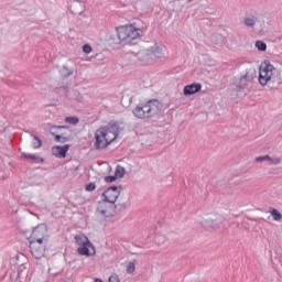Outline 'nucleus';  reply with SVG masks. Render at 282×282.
Here are the masks:
<instances>
[{
	"mask_svg": "<svg viewBox=\"0 0 282 282\" xmlns=\"http://www.w3.org/2000/svg\"><path fill=\"white\" fill-rule=\"evenodd\" d=\"M118 135H120V126H118V122H110L106 127L97 129L95 132V149L97 151L107 149L111 142H116Z\"/></svg>",
	"mask_w": 282,
	"mask_h": 282,
	"instance_id": "f257e3e1",
	"label": "nucleus"
},
{
	"mask_svg": "<svg viewBox=\"0 0 282 282\" xmlns=\"http://www.w3.org/2000/svg\"><path fill=\"white\" fill-rule=\"evenodd\" d=\"M160 111H162V104H160L158 99H152L147 104L137 106L132 110V113L134 118H138L139 120H147L149 118H155Z\"/></svg>",
	"mask_w": 282,
	"mask_h": 282,
	"instance_id": "f03ea898",
	"label": "nucleus"
},
{
	"mask_svg": "<svg viewBox=\"0 0 282 282\" xmlns=\"http://www.w3.org/2000/svg\"><path fill=\"white\" fill-rule=\"evenodd\" d=\"M116 45H129L131 41H135L142 36V30L133 26V24L117 28Z\"/></svg>",
	"mask_w": 282,
	"mask_h": 282,
	"instance_id": "7ed1b4c3",
	"label": "nucleus"
},
{
	"mask_svg": "<svg viewBox=\"0 0 282 282\" xmlns=\"http://www.w3.org/2000/svg\"><path fill=\"white\" fill-rule=\"evenodd\" d=\"M259 83L262 87L265 85H281V78L276 75V68L270 63H264L260 66Z\"/></svg>",
	"mask_w": 282,
	"mask_h": 282,
	"instance_id": "20e7f679",
	"label": "nucleus"
},
{
	"mask_svg": "<svg viewBox=\"0 0 282 282\" xmlns=\"http://www.w3.org/2000/svg\"><path fill=\"white\" fill-rule=\"evenodd\" d=\"M121 191H122V187L110 186L102 193V197L106 202L116 206V202H118Z\"/></svg>",
	"mask_w": 282,
	"mask_h": 282,
	"instance_id": "39448f33",
	"label": "nucleus"
},
{
	"mask_svg": "<svg viewBox=\"0 0 282 282\" xmlns=\"http://www.w3.org/2000/svg\"><path fill=\"white\" fill-rule=\"evenodd\" d=\"M97 210L104 217H111L113 210H116V205H111L108 200L102 199L98 203Z\"/></svg>",
	"mask_w": 282,
	"mask_h": 282,
	"instance_id": "423d86ee",
	"label": "nucleus"
},
{
	"mask_svg": "<svg viewBox=\"0 0 282 282\" xmlns=\"http://www.w3.org/2000/svg\"><path fill=\"white\" fill-rule=\"evenodd\" d=\"M77 252L80 257H96V247H94V243L88 242L78 247Z\"/></svg>",
	"mask_w": 282,
	"mask_h": 282,
	"instance_id": "0eeeda50",
	"label": "nucleus"
},
{
	"mask_svg": "<svg viewBox=\"0 0 282 282\" xmlns=\"http://www.w3.org/2000/svg\"><path fill=\"white\" fill-rule=\"evenodd\" d=\"M32 257L34 259H43L45 257V246H39L36 242H30L29 246Z\"/></svg>",
	"mask_w": 282,
	"mask_h": 282,
	"instance_id": "6e6552de",
	"label": "nucleus"
},
{
	"mask_svg": "<svg viewBox=\"0 0 282 282\" xmlns=\"http://www.w3.org/2000/svg\"><path fill=\"white\" fill-rule=\"evenodd\" d=\"M150 54L153 58H163L164 54H166V46L162 44H154L150 48Z\"/></svg>",
	"mask_w": 282,
	"mask_h": 282,
	"instance_id": "1a4fd4ad",
	"label": "nucleus"
},
{
	"mask_svg": "<svg viewBox=\"0 0 282 282\" xmlns=\"http://www.w3.org/2000/svg\"><path fill=\"white\" fill-rule=\"evenodd\" d=\"M32 239H40V238H45V237H50L47 235V226L41 224V225H37L33 231H32V235H31Z\"/></svg>",
	"mask_w": 282,
	"mask_h": 282,
	"instance_id": "9d476101",
	"label": "nucleus"
},
{
	"mask_svg": "<svg viewBox=\"0 0 282 282\" xmlns=\"http://www.w3.org/2000/svg\"><path fill=\"white\" fill-rule=\"evenodd\" d=\"M257 23H259V17H257V13L247 14L242 20V25H246V28L254 29Z\"/></svg>",
	"mask_w": 282,
	"mask_h": 282,
	"instance_id": "9b49d317",
	"label": "nucleus"
},
{
	"mask_svg": "<svg viewBox=\"0 0 282 282\" xmlns=\"http://www.w3.org/2000/svg\"><path fill=\"white\" fill-rule=\"evenodd\" d=\"M199 91H202V84H191L184 87L183 94L184 96H195Z\"/></svg>",
	"mask_w": 282,
	"mask_h": 282,
	"instance_id": "f8f14e48",
	"label": "nucleus"
},
{
	"mask_svg": "<svg viewBox=\"0 0 282 282\" xmlns=\"http://www.w3.org/2000/svg\"><path fill=\"white\" fill-rule=\"evenodd\" d=\"M67 151H69V145H56L52 148V153L55 158H65L67 155Z\"/></svg>",
	"mask_w": 282,
	"mask_h": 282,
	"instance_id": "ddd939ff",
	"label": "nucleus"
},
{
	"mask_svg": "<svg viewBox=\"0 0 282 282\" xmlns=\"http://www.w3.org/2000/svg\"><path fill=\"white\" fill-rule=\"evenodd\" d=\"M138 58L139 61H141L142 63H147L149 61H153V57L151 55V51L148 50H143L141 52L138 53Z\"/></svg>",
	"mask_w": 282,
	"mask_h": 282,
	"instance_id": "4468645a",
	"label": "nucleus"
},
{
	"mask_svg": "<svg viewBox=\"0 0 282 282\" xmlns=\"http://www.w3.org/2000/svg\"><path fill=\"white\" fill-rule=\"evenodd\" d=\"M252 80V75L250 73H246L242 77L239 79V88L246 89L248 87V84Z\"/></svg>",
	"mask_w": 282,
	"mask_h": 282,
	"instance_id": "2eb2a0df",
	"label": "nucleus"
},
{
	"mask_svg": "<svg viewBox=\"0 0 282 282\" xmlns=\"http://www.w3.org/2000/svg\"><path fill=\"white\" fill-rule=\"evenodd\" d=\"M22 158H24L25 160H32L33 162H35V164H43V162H45V160L36 154H29L23 152L22 153Z\"/></svg>",
	"mask_w": 282,
	"mask_h": 282,
	"instance_id": "dca6fc26",
	"label": "nucleus"
},
{
	"mask_svg": "<svg viewBox=\"0 0 282 282\" xmlns=\"http://www.w3.org/2000/svg\"><path fill=\"white\" fill-rule=\"evenodd\" d=\"M91 241H89V238L87 236H85V234H79L77 236H75V243H77V246H86V243H90Z\"/></svg>",
	"mask_w": 282,
	"mask_h": 282,
	"instance_id": "f3484780",
	"label": "nucleus"
},
{
	"mask_svg": "<svg viewBox=\"0 0 282 282\" xmlns=\"http://www.w3.org/2000/svg\"><path fill=\"white\" fill-rule=\"evenodd\" d=\"M31 138H33V149H41V147H43V141L41 140V138H39V135L31 134Z\"/></svg>",
	"mask_w": 282,
	"mask_h": 282,
	"instance_id": "a211bd4d",
	"label": "nucleus"
},
{
	"mask_svg": "<svg viewBox=\"0 0 282 282\" xmlns=\"http://www.w3.org/2000/svg\"><path fill=\"white\" fill-rule=\"evenodd\" d=\"M270 215H271V217H273L274 221H281V219H282V214H281V212H279V209L271 208Z\"/></svg>",
	"mask_w": 282,
	"mask_h": 282,
	"instance_id": "6ab92c4d",
	"label": "nucleus"
},
{
	"mask_svg": "<svg viewBox=\"0 0 282 282\" xmlns=\"http://www.w3.org/2000/svg\"><path fill=\"white\" fill-rule=\"evenodd\" d=\"M48 240H50V237L33 238V240H31L30 243H37V246H45V243H47Z\"/></svg>",
	"mask_w": 282,
	"mask_h": 282,
	"instance_id": "aec40b11",
	"label": "nucleus"
},
{
	"mask_svg": "<svg viewBox=\"0 0 282 282\" xmlns=\"http://www.w3.org/2000/svg\"><path fill=\"white\" fill-rule=\"evenodd\" d=\"M124 173H127V170H124V167L117 165L116 170H115V176L118 177H124Z\"/></svg>",
	"mask_w": 282,
	"mask_h": 282,
	"instance_id": "412c9836",
	"label": "nucleus"
},
{
	"mask_svg": "<svg viewBox=\"0 0 282 282\" xmlns=\"http://www.w3.org/2000/svg\"><path fill=\"white\" fill-rule=\"evenodd\" d=\"M256 47H257V50H259V52H265V50H268V44H265V42L259 40L256 42Z\"/></svg>",
	"mask_w": 282,
	"mask_h": 282,
	"instance_id": "4be33fe9",
	"label": "nucleus"
},
{
	"mask_svg": "<svg viewBox=\"0 0 282 282\" xmlns=\"http://www.w3.org/2000/svg\"><path fill=\"white\" fill-rule=\"evenodd\" d=\"M204 226H207V228H213L214 230L219 228V224H217L215 220H210V219L205 220Z\"/></svg>",
	"mask_w": 282,
	"mask_h": 282,
	"instance_id": "5701e85b",
	"label": "nucleus"
},
{
	"mask_svg": "<svg viewBox=\"0 0 282 282\" xmlns=\"http://www.w3.org/2000/svg\"><path fill=\"white\" fill-rule=\"evenodd\" d=\"M135 272V260L133 262H129L127 265V273L133 274Z\"/></svg>",
	"mask_w": 282,
	"mask_h": 282,
	"instance_id": "b1692460",
	"label": "nucleus"
},
{
	"mask_svg": "<svg viewBox=\"0 0 282 282\" xmlns=\"http://www.w3.org/2000/svg\"><path fill=\"white\" fill-rule=\"evenodd\" d=\"M105 182L106 184H113V182H116V180H118V176L115 174L113 176L110 175V176H105Z\"/></svg>",
	"mask_w": 282,
	"mask_h": 282,
	"instance_id": "393cba45",
	"label": "nucleus"
},
{
	"mask_svg": "<svg viewBox=\"0 0 282 282\" xmlns=\"http://www.w3.org/2000/svg\"><path fill=\"white\" fill-rule=\"evenodd\" d=\"M83 52H84V54H91V52H94V48L89 44H84Z\"/></svg>",
	"mask_w": 282,
	"mask_h": 282,
	"instance_id": "a878e982",
	"label": "nucleus"
},
{
	"mask_svg": "<svg viewBox=\"0 0 282 282\" xmlns=\"http://www.w3.org/2000/svg\"><path fill=\"white\" fill-rule=\"evenodd\" d=\"M52 135H55V142H67V138L61 135V134H55L54 132Z\"/></svg>",
	"mask_w": 282,
	"mask_h": 282,
	"instance_id": "bb28decb",
	"label": "nucleus"
},
{
	"mask_svg": "<svg viewBox=\"0 0 282 282\" xmlns=\"http://www.w3.org/2000/svg\"><path fill=\"white\" fill-rule=\"evenodd\" d=\"M85 188L88 193H91V192L96 191V183H88V184H86Z\"/></svg>",
	"mask_w": 282,
	"mask_h": 282,
	"instance_id": "cd10ccee",
	"label": "nucleus"
},
{
	"mask_svg": "<svg viewBox=\"0 0 282 282\" xmlns=\"http://www.w3.org/2000/svg\"><path fill=\"white\" fill-rule=\"evenodd\" d=\"M265 160L270 161V155H262V156H258L256 159V162H265Z\"/></svg>",
	"mask_w": 282,
	"mask_h": 282,
	"instance_id": "c85d7f7f",
	"label": "nucleus"
},
{
	"mask_svg": "<svg viewBox=\"0 0 282 282\" xmlns=\"http://www.w3.org/2000/svg\"><path fill=\"white\" fill-rule=\"evenodd\" d=\"M269 162H271V164H279L281 162V158H271L269 159Z\"/></svg>",
	"mask_w": 282,
	"mask_h": 282,
	"instance_id": "c756f323",
	"label": "nucleus"
},
{
	"mask_svg": "<svg viewBox=\"0 0 282 282\" xmlns=\"http://www.w3.org/2000/svg\"><path fill=\"white\" fill-rule=\"evenodd\" d=\"M109 282H120V276H118V274H112L109 278Z\"/></svg>",
	"mask_w": 282,
	"mask_h": 282,
	"instance_id": "7c9ffc66",
	"label": "nucleus"
},
{
	"mask_svg": "<svg viewBox=\"0 0 282 282\" xmlns=\"http://www.w3.org/2000/svg\"><path fill=\"white\" fill-rule=\"evenodd\" d=\"M79 119L78 117H72V124H78Z\"/></svg>",
	"mask_w": 282,
	"mask_h": 282,
	"instance_id": "2f4dec72",
	"label": "nucleus"
},
{
	"mask_svg": "<svg viewBox=\"0 0 282 282\" xmlns=\"http://www.w3.org/2000/svg\"><path fill=\"white\" fill-rule=\"evenodd\" d=\"M66 122H68L69 124H72V117H66Z\"/></svg>",
	"mask_w": 282,
	"mask_h": 282,
	"instance_id": "473e14b6",
	"label": "nucleus"
},
{
	"mask_svg": "<svg viewBox=\"0 0 282 282\" xmlns=\"http://www.w3.org/2000/svg\"><path fill=\"white\" fill-rule=\"evenodd\" d=\"M72 72H68L66 75H64V77L70 76Z\"/></svg>",
	"mask_w": 282,
	"mask_h": 282,
	"instance_id": "72a5a7b5",
	"label": "nucleus"
},
{
	"mask_svg": "<svg viewBox=\"0 0 282 282\" xmlns=\"http://www.w3.org/2000/svg\"><path fill=\"white\" fill-rule=\"evenodd\" d=\"M57 128H58V129H66L65 126H58Z\"/></svg>",
	"mask_w": 282,
	"mask_h": 282,
	"instance_id": "f704fd0d",
	"label": "nucleus"
},
{
	"mask_svg": "<svg viewBox=\"0 0 282 282\" xmlns=\"http://www.w3.org/2000/svg\"><path fill=\"white\" fill-rule=\"evenodd\" d=\"M94 282H102V280H95Z\"/></svg>",
	"mask_w": 282,
	"mask_h": 282,
	"instance_id": "c9c22d12",
	"label": "nucleus"
}]
</instances>
